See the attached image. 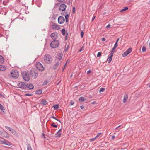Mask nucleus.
<instances>
[{
    "instance_id": "nucleus-38",
    "label": "nucleus",
    "mask_w": 150,
    "mask_h": 150,
    "mask_svg": "<svg viewBox=\"0 0 150 150\" xmlns=\"http://www.w3.org/2000/svg\"><path fill=\"white\" fill-rule=\"evenodd\" d=\"M146 48L144 46H143L142 49V52H144L146 51Z\"/></svg>"
},
{
    "instance_id": "nucleus-2",
    "label": "nucleus",
    "mask_w": 150,
    "mask_h": 150,
    "mask_svg": "<svg viewBox=\"0 0 150 150\" xmlns=\"http://www.w3.org/2000/svg\"><path fill=\"white\" fill-rule=\"evenodd\" d=\"M11 77L13 78H17L19 75V72L16 69L12 70L11 72Z\"/></svg>"
},
{
    "instance_id": "nucleus-30",
    "label": "nucleus",
    "mask_w": 150,
    "mask_h": 150,
    "mask_svg": "<svg viewBox=\"0 0 150 150\" xmlns=\"http://www.w3.org/2000/svg\"><path fill=\"white\" fill-rule=\"evenodd\" d=\"M53 107L54 108V110H56L58 108L59 105H54Z\"/></svg>"
},
{
    "instance_id": "nucleus-3",
    "label": "nucleus",
    "mask_w": 150,
    "mask_h": 150,
    "mask_svg": "<svg viewBox=\"0 0 150 150\" xmlns=\"http://www.w3.org/2000/svg\"><path fill=\"white\" fill-rule=\"evenodd\" d=\"M52 58L50 55L46 54L45 56L44 61L45 63L50 64L52 62Z\"/></svg>"
},
{
    "instance_id": "nucleus-64",
    "label": "nucleus",
    "mask_w": 150,
    "mask_h": 150,
    "mask_svg": "<svg viewBox=\"0 0 150 150\" xmlns=\"http://www.w3.org/2000/svg\"><path fill=\"white\" fill-rule=\"evenodd\" d=\"M57 121H59V122L61 123V121L59 120V119H57H57H56V120Z\"/></svg>"
},
{
    "instance_id": "nucleus-23",
    "label": "nucleus",
    "mask_w": 150,
    "mask_h": 150,
    "mask_svg": "<svg viewBox=\"0 0 150 150\" xmlns=\"http://www.w3.org/2000/svg\"><path fill=\"white\" fill-rule=\"evenodd\" d=\"M9 0H4L3 2V4L4 5H6L9 3Z\"/></svg>"
},
{
    "instance_id": "nucleus-61",
    "label": "nucleus",
    "mask_w": 150,
    "mask_h": 150,
    "mask_svg": "<svg viewBox=\"0 0 150 150\" xmlns=\"http://www.w3.org/2000/svg\"><path fill=\"white\" fill-rule=\"evenodd\" d=\"M95 18V16H93V17L92 19V21H93Z\"/></svg>"
},
{
    "instance_id": "nucleus-39",
    "label": "nucleus",
    "mask_w": 150,
    "mask_h": 150,
    "mask_svg": "<svg viewBox=\"0 0 150 150\" xmlns=\"http://www.w3.org/2000/svg\"><path fill=\"white\" fill-rule=\"evenodd\" d=\"M97 138L95 137L94 138H92L90 139V140L91 142H93Z\"/></svg>"
},
{
    "instance_id": "nucleus-45",
    "label": "nucleus",
    "mask_w": 150,
    "mask_h": 150,
    "mask_svg": "<svg viewBox=\"0 0 150 150\" xmlns=\"http://www.w3.org/2000/svg\"><path fill=\"white\" fill-rule=\"evenodd\" d=\"M5 127L7 129L9 130V131L11 129V128L7 126H5Z\"/></svg>"
},
{
    "instance_id": "nucleus-28",
    "label": "nucleus",
    "mask_w": 150,
    "mask_h": 150,
    "mask_svg": "<svg viewBox=\"0 0 150 150\" xmlns=\"http://www.w3.org/2000/svg\"><path fill=\"white\" fill-rule=\"evenodd\" d=\"M27 150H32L31 146L29 144H27Z\"/></svg>"
},
{
    "instance_id": "nucleus-22",
    "label": "nucleus",
    "mask_w": 150,
    "mask_h": 150,
    "mask_svg": "<svg viewBox=\"0 0 150 150\" xmlns=\"http://www.w3.org/2000/svg\"><path fill=\"white\" fill-rule=\"evenodd\" d=\"M42 93V91L41 90L39 89L35 93L36 94L39 95L41 94Z\"/></svg>"
},
{
    "instance_id": "nucleus-43",
    "label": "nucleus",
    "mask_w": 150,
    "mask_h": 150,
    "mask_svg": "<svg viewBox=\"0 0 150 150\" xmlns=\"http://www.w3.org/2000/svg\"><path fill=\"white\" fill-rule=\"evenodd\" d=\"M84 34V32L83 31H81V38L83 37Z\"/></svg>"
},
{
    "instance_id": "nucleus-26",
    "label": "nucleus",
    "mask_w": 150,
    "mask_h": 150,
    "mask_svg": "<svg viewBox=\"0 0 150 150\" xmlns=\"http://www.w3.org/2000/svg\"><path fill=\"white\" fill-rule=\"evenodd\" d=\"M41 103L42 104H43L44 105H46L47 104V102L45 100H42L41 102Z\"/></svg>"
},
{
    "instance_id": "nucleus-58",
    "label": "nucleus",
    "mask_w": 150,
    "mask_h": 150,
    "mask_svg": "<svg viewBox=\"0 0 150 150\" xmlns=\"http://www.w3.org/2000/svg\"><path fill=\"white\" fill-rule=\"evenodd\" d=\"M74 103V102L72 101H71L70 102L71 105H73Z\"/></svg>"
},
{
    "instance_id": "nucleus-34",
    "label": "nucleus",
    "mask_w": 150,
    "mask_h": 150,
    "mask_svg": "<svg viewBox=\"0 0 150 150\" xmlns=\"http://www.w3.org/2000/svg\"><path fill=\"white\" fill-rule=\"evenodd\" d=\"M105 90V89L103 88H100L99 91V92L100 93L101 92H103Z\"/></svg>"
},
{
    "instance_id": "nucleus-33",
    "label": "nucleus",
    "mask_w": 150,
    "mask_h": 150,
    "mask_svg": "<svg viewBox=\"0 0 150 150\" xmlns=\"http://www.w3.org/2000/svg\"><path fill=\"white\" fill-rule=\"evenodd\" d=\"M4 139L3 138H1V139H0V144H3L4 143Z\"/></svg>"
},
{
    "instance_id": "nucleus-47",
    "label": "nucleus",
    "mask_w": 150,
    "mask_h": 150,
    "mask_svg": "<svg viewBox=\"0 0 150 150\" xmlns=\"http://www.w3.org/2000/svg\"><path fill=\"white\" fill-rule=\"evenodd\" d=\"M117 43L115 42L114 45V47L117 48Z\"/></svg>"
},
{
    "instance_id": "nucleus-60",
    "label": "nucleus",
    "mask_w": 150,
    "mask_h": 150,
    "mask_svg": "<svg viewBox=\"0 0 150 150\" xmlns=\"http://www.w3.org/2000/svg\"><path fill=\"white\" fill-rule=\"evenodd\" d=\"M121 127V125H119V126H118L117 127H116V128H115V130H116V129H117L118 128H119V127Z\"/></svg>"
},
{
    "instance_id": "nucleus-48",
    "label": "nucleus",
    "mask_w": 150,
    "mask_h": 150,
    "mask_svg": "<svg viewBox=\"0 0 150 150\" xmlns=\"http://www.w3.org/2000/svg\"><path fill=\"white\" fill-rule=\"evenodd\" d=\"M149 42V46L150 48V38H149V40L147 41V42Z\"/></svg>"
},
{
    "instance_id": "nucleus-24",
    "label": "nucleus",
    "mask_w": 150,
    "mask_h": 150,
    "mask_svg": "<svg viewBox=\"0 0 150 150\" xmlns=\"http://www.w3.org/2000/svg\"><path fill=\"white\" fill-rule=\"evenodd\" d=\"M55 135H56V137H61V133L60 132H57L55 134Z\"/></svg>"
},
{
    "instance_id": "nucleus-62",
    "label": "nucleus",
    "mask_w": 150,
    "mask_h": 150,
    "mask_svg": "<svg viewBox=\"0 0 150 150\" xmlns=\"http://www.w3.org/2000/svg\"><path fill=\"white\" fill-rule=\"evenodd\" d=\"M5 9V8H3L1 11V13L2 12V11H4V10Z\"/></svg>"
},
{
    "instance_id": "nucleus-12",
    "label": "nucleus",
    "mask_w": 150,
    "mask_h": 150,
    "mask_svg": "<svg viewBox=\"0 0 150 150\" xmlns=\"http://www.w3.org/2000/svg\"><path fill=\"white\" fill-rule=\"evenodd\" d=\"M67 6L64 4H62L60 5L59 8V10L60 11H65L66 8Z\"/></svg>"
},
{
    "instance_id": "nucleus-13",
    "label": "nucleus",
    "mask_w": 150,
    "mask_h": 150,
    "mask_svg": "<svg viewBox=\"0 0 150 150\" xmlns=\"http://www.w3.org/2000/svg\"><path fill=\"white\" fill-rule=\"evenodd\" d=\"M50 36L52 39L55 40L57 38L58 36L57 33L54 32L51 34Z\"/></svg>"
},
{
    "instance_id": "nucleus-5",
    "label": "nucleus",
    "mask_w": 150,
    "mask_h": 150,
    "mask_svg": "<svg viewBox=\"0 0 150 150\" xmlns=\"http://www.w3.org/2000/svg\"><path fill=\"white\" fill-rule=\"evenodd\" d=\"M59 45L58 40H55L52 41L50 43V47L52 48H54L58 47Z\"/></svg>"
},
{
    "instance_id": "nucleus-59",
    "label": "nucleus",
    "mask_w": 150,
    "mask_h": 150,
    "mask_svg": "<svg viewBox=\"0 0 150 150\" xmlns=\"http://www.w3.org/2000/svg\"><path fill=\"white\" fill-rule=\"evenodd\" d=\"M110 24H108V25H107L106 27V28H108L109 27H110Z\"/></svg>"
},
{
    "instance_id": "nucleus-49",
    "label": "nucleus",
    "mask_w": 150,
    "mask_h": 150,
    "mask_svg": "<svg viewBox=\"0 0 150 150\" xmlns=\"http://www.w3.org/2000/svg\"><path fill=\"white\" fill-rule=\"evenodd\" d=\"M25 95L27 96H32V94H25Z\"/></svg>"
},
{
    "instance_id": "nucleus-50",
    "label": "nucleus",
    "mask_w": 150,
    "mask_h": 150,
    "mask_svg": "<svg viewBox=\"0 0 150 150\" xmlns=\"http://www.w3.org/2000/svg\"><path fill=\"white\" fill-rule=\"evenodd\" d=\"M61 15L63 16H64L66 15V13L65 12H62L61 13Z\"/></svg>"
},
{
    "instance_id": "nucleus-54",
    "label": "nucleus",
    "mask_w": 150,
    "mask_h": 150,
    "mask_svg": "<svg viewBox=\"0 0 150 150\" xmlns=\"http://www.w3.org/2000/svg\"><path fill=\"white\" fill-rule=\"evenodd\" d=\"M80 107L81 109L83 110L84 109V107L83 105L81 106Z\"/></svg>"
},
{
    "instance_id": "nucleus-44",
    "label": "nucleus",
    "mask_w": 150,
    "mask_h": 150,
    "mask_svg": "<svg viewBox=\"0 0 150 150\" xmlns=\"http://www.w3.org/2000/svg\"><path fill=\"white\" fill-rule=\"evenodd\" d=\"M84 50V47L83 46H82L80 49L79 50V52H80L83 50Z\"/></svg>"
},
{
    "instance_id": "nucleus-42",
    "label": "nucleus",
    "mask_w": 150,
    "mask_h": 150,
    "mask_svg": "<svg viewBox=\"0 0 150 150\" xmlns=\"http://www.w3.org/2000/svg\"><path fill=\"white\" fill-rule=\"evenodd\" d=\"M75 6H73L72 8V13H74L75 11Z\"/></svg>"
},
{
    "instance_id": "nucleus-17",
    "label": "nucleus",
    "mask_w": 150,
    "mask_h": 150,
    "mask_svg": "<svg viewBox=\"0 0 150 150\" xmlns=\"http://www.w3.org/2000/svg\"><path fill=\"white\" fill-rule=\"evenodd\" d=\"M128 97L127 94H125L124 96V98L123 99V102L125 103L127 101Z\"/></svg>"
},
{
    "instance_id": "nucleus-51",
    "label": "nucleus",
    "mask_w": 150,
    "mask_h": 150,
    "mask_svg": "<svg viewBox=\"0 0 150 150\" xmlns=\"http://www.w3.org/2000/svg\"><path fill=\"white\" fill-rule=\"evenodd\" d=\"M106 40V39L104 38H102V41L104 42Z\"/></svg>"
},
{
    "instance_id": "nucleus-63",
    "label": "nucleus",
    "mask_w": 150,
    "mask_h": 150,
    "mask_svg": "<svg viewBox=\"0 0 150 150\" xmlns=\"http://www.w3.org/2000/svg\"><path fill=\"white\" fill-rule=\"evenodd\" d=\"M51 118H53V119H54L55 120H56V119H57V118L54 116H52L51 117Z\"/></svg>"
},
{
    "instance_id": "nucleus-21",
    "label": "nucleus",
    "mask_w": 150,
    "mask_h": 150,
    "mask_svg": "<svg viewBox=\"0 0 150 150\" xmlns=\"http://www.w3.org/2000/svg\"><path fill=\"white\" fill-rule=\"evenodd\" d=\"M4 62V57L2 55H0V64H2Z\"/></svg>"
},
{
    "instance_id": "nucleus-9",
    "label": "nucleus",
    "mask_w": 150,
    "mask_h": 150,
    "mask_svg": "<svg viewBox=\"0 0 150 150\" xmlns=\"http://www.w3.org/2000/svg\"><path fill=\"white\" fill-rule=\"evenodd\" d=\"M132 48H130L127 49L122 54L123 57H124L129 54L132 51Z\"/></svg>"
},
{
    "instance_id": "nucleus-32",
    "label": "nucleus",
    "mask_w": 150,
    "mask_h": 150,
    "mask_svg": "<svg viewBox=\"0 0 150 150\" xmlns=\"http://www.w3.org/2000/svg\"><path fill=\"white\" fill-rule=\"evenodd\" d=\"M0 109L2 111H4L5 110L4 107L0 103Z\"/></svg>"
},
{
    "instance_id": "nucleus-16",
    "label": "nucleus",
    "mask_w": 150,
    "mask_h": 150,
    "mask_svg": "<svg viewBox=\"0 0 150 150\" xmlns=\"http://www.w3.org/2000/svg\"><path fill=\"white\" fill-rule=\"evenodd\" d=\"M27 88H28L29 89H32L34 88L33 85L31 83H27Z\"/></svg>"
},
{
    "instance_id": "nucleus-10",
    "label": "nucleus",
    "mask_w": 150,
    "mask_h": 150,
    "mask_svg": "<svg viewBox=\"0 0 150 150\" xmlns=\"http://www.w3.org/2000/svg\"><path fill=\"white\" fill-rule=\"evenodd\" d=\"M52 28L53 29L59 30L60 29V26L56 23H53L52 25Z\"/></svg>"
},
{
    "instance_id": "nucleus-35",
    "label": "nucleus",
    "mask_w": 150,
    "mask_h": 150,
    "mask_svg": "<svg viewBox=\"0 0 150 150\" xmlns=\"http://www.w3.org/2000/svg\"><path fill=\"white\" fill-rule=\"evenodd\" d=\"M51 125L54 128H57V125H55V123L54 122H53L52 124H51Z\"/></svg>"
},
{
    "instance_id": "nucleus-18",
    "label": "nucleus",
    "mask_w": 150,
    "mask_h": 150,
    "mask_svg": "<svg viewBox=\"0 0 150 150\" xmlns=\"http://www.w3.org/2000/svg\"><path fill=\"white\" fill-rule=\"evenodd\" d=\"M61 63V61H57L54 65L53 68L54 69H56Z\"/></svg>"
},
{
    "instance_id": "nucleus-19",
    "label": "nucleus",
    "mask_w": 150,
    "mask_h": 150,
    "mask_svg": "<svg viewBox=\"0 0 150 150\" xmlns=\"http://www.w3.org/2000/svg\"><path fill=\"white\" fill-rule=\"evenodd\" d=\"M6 68L5 66L0 65V71H4L6 70Z\"/></svg>"
},
{
    "instance_id": "nucleus-14",
    "label": "nucleus",
    "mask_w": 150,
    "mask_h": 150,
    "mask_svg": "<svg viewBox=\"0 0 150 150\" xmlns=\"http://www.w3.org/2000/svg\"><path fill=\"white\" fill-rule=\"evenodd\" d=\"M62 56L63 54L62 53L59 54L56 57L57 59L55 60V61H56L58 59L59 60V61H60L62 58Z\"/></svg>"
},
{
    "instance_id": "nucleus-7",
    "label": "nucleus",
    "mask_w": 150,
    "mask_h": 150,
    "mask_svg": "<svg viewBox=\"0 0 150 150\" xmlns=\"http://www.w3.org/2000/svg\"><path fill=\"white\" fill-rule=\"evenodd\" d=\"M27 83L25 82H20L18 83V87L22 89H25L27 88Z\"/></svg>"
},
{
    "instance_id": "nucleus-6",
    "label": "nucleus",
    "mask_w": 150,
    "mask_h": 150,
    "mask_svg": "<svg viewBox=\"0 0 150 150\" xmlns=\"http://www.w3.org/2000/svg\"><path fill=\"white\" fill-rule=\"evenodd\" d=\"M36 66L37 68L40 71H43L44 70V67L42 64L39 62L36 63Z\"/></svg>"
},
{
    "instance_id": "nucleus-4",
    "label": "nucleus",
    "mask_w": 150,
    "mask_h": 150,
    "mask_svg": "<svg viewBox=\"0 0 150 150\" xmlns=\"http://www.w3.org/2000/svg\"><path fill=\"white\" fill-rule=\"evenodd\" d=\"M29 72L30 77L33 79H36L38 76V73L35 70H31L29 71Z\"/></svg>"
},
{
    "instance_id": "nucleus-52",
    "label": "nucleus",
    "mask_w": 150,
    "mask_h": 150,
    "mask_svg": "<svg viewBox=\"0 0 150 150\" xmlns=\"http://www.w3.org/2000/svg\"><path fill=\"white\" fill-rule=\"evenodd\" d=\"M68 47H69V46L68 45L67 46V47L65 48V52H66L67 51L68 49Z\"/></svg>"
},
{
    "instance_id": "nucleus-8",
    "label": "nucleus",
    "mask_w": 150,
    "mask_h": 150,
    "mask_svg": "<svg viewBox=\"0 0 150 150\" xmlns=\"http://www.w3.org/2000/svg\"><path fill=\"white\" fill-rule=\"evenodd\" d=\"M0 134L2 137L6 138L9 137V134L5 131H0Z\"/></svg>"
},
{
    "instance_id": "nucleus-31",
    "label": "nucleus",
    "mask_w": 150,
    "mask_h": 150,
    "mask_svg": "<svg viewBox=\"0 0 150 150\" xmlns=\"http://www.w3.org/2000/svg\"><path fill=\"white\" fill-rule=\"evenodd\" d=\"M10 131L13 134H15L16 133V131L13 129L11 128V129L10 130Z\"/></svg>"
},
{
    "instance_id": "nucleus-56",
    "label": "nucleus",
    "mask_w": 150,
    "mask_h": 150,
    "mask_svg": "<svg viewBox=\"0 0 150 150\" xmlns=\"http://www.w3.org/2000/svg\"><path fill=\"white\" fill-rule=\"evenodd\" d=\"M42 135V137H43L44 138V139H45L46 137L45 136L44 134V133H43Z\"/></svg>"
},
{
    "instance_id": "nucleus-29",
    "label": "nucleus",
    "mask_w": 150,
    "mask_h": 150,
    "mask_svg": "<svg viewBox=\"0 0 150 150\" xmlns=\"http://www.w3.org/2000/svg\"><path fill=\"white\" fill-rule=\"evenodd\" d=\"M128 7L127 6V7H125L124 8H123L122 10H120V12H122L123 11H124L126 10H128Z\"/></svg>"
},
{
    "instance_id": "nucleus-15",
    "label": "nucleus",
    "mask_w": 150,
    "mask_h": 150,
    "mask_svg": "<svg viewBox=\"0 0 150 150\" xmlns=\"http://www.w3.org/2000/svg\"><path fill=\"white\" fill-rule=\"evenodd\" d=\"M113 56V54H110V55L109 57L107 59V61L108 63H110L112 59V57Z\"/></svg>"
},
{
    "instance_id": "nucleus-36",
    "label": "nucleus",
    "mask_w": 150,
    "mask_h": 150,
    "mask_svg": "<svg viewBox=\"0 0 150 150\" xmlns=\"http://www.w3.org/2000/svg\"><path fill=\"white\" fill-rule=\"evenodd\" d=\"M61 32H62V34L63 35H65V29H63L62 30Z\"/></svg>"
},
{
    "instance_id": "nucleus-55",
    "label": "nucleus",
    "mask_w": 150,
    "mask_h": 150,
    "mask_svg": "<svg viewBox=\"0 0 150 150\" xmlns=\"http://www.w3.org/2000/svg\"><path fill=\"white\" fill-rule=\"evenodd\" d=\"M96 103V101H94L91 103V104H94Z\"/></svg>"
},
{
    "instance_id": "nucleus-46",
    "label": "nucleus",
    "mask_w": 150,
    "mask_h": 150,
    "mask_svg": "<svg viewBox=\"0 0 150 150\" xmlns=\"http://www.w3.org/2000/svg\"><path fill=\"white\" fill-rule=\"evenodd\" d=\"M48 83V81H45L43 83V84L44 85H46L47 83Z\"/></svg>"
},
{
    "instance_id": "nucleus-20",
    "label": "nucleus",
    "mask_w": 150,
    "mask_h": 150,
    "mask_svg": "<svg viewBox=\"0 0 150 150\" xmlns=\"http://www.w3.org/2000/svg\"><path fill=\"white\" fill-rule=\"evenodd\" d=\"M3 144H4L8 146H10L11 145V143L8 141L4 139V143Z\"/></svg>"
},
{
    "instance_id": "nucleus-57",
    "label": "nucleus",
    "mask_w": 150,
    "mask_h": 150,
    "mask_svg": "<svg viewBox=\"0 0 150 150\" xmlns=\"http://www.w3.org/2000/svg\"><path fill=\"white\" fill-rule=\"evenodd\" d=\"M59 2H62L64 1L65 0H57Z\"/></svg>"
},
{
    "instance_id": "nucleus-11",
    "label": "nucleus",
    "mask_w": 150,
    "mask_h": 150,
    "mask_svg": "<svg viewBox=\"0 0 150 150\" xmlns=\"http://www.w3.org/2000/svg\"><path fill=\"white\" fill-rule=\"evenodd\" d=\"M58 22L59 24H61L64 23L65 21L64 18L62 16H60L58 19Z\"/></svg>"
},
{
    "instance_id": "nucleus-41",
    "label": "nucleus",
    "mask_w": 150,
    "mask_h": 150,
    "mask_svg": "<svg viewBox=\"0 0 150 150\" xmlns=\"http://www.w3.org/2000/svg\"><path fill=\"white\" fill-rule=\"evenodd\" d=\"M101 52H99L98 53L97 56L98 57H100L101 56Z\"/></svg>"
},
{
    "instance_id": "nucleus-27",
    "label": "nucleus",
    "mask_w": 150,
    "mask_h": 150,
    "mask_svg": "<svg viewBox=\"0 0 150 150\" xmlns=\"http://www.w3.org/2000/svg\"><path fill=\"white\" fill-rule=\"evenodd\" d=\"M69 14H67L65 15V18L66 22H67L68 21V18H69Z\"/></svg>"
},
{
    "instance_id": "nucleus-53",
    "label": "nucleus",
    "mask_w": 150,
    "mask_h": 150,
    "mask_svg": "<svg viewBox=\"0 0 150 150\" xmlns=\"http://www.w3.org/2000/svg\"><path fill=\"white\" fill-rule=\"evenodd\" d=\"M91 72V69H89L88 71L87 72V74H89Z\"/></svg>"
},
{
    "instance_id": "nucleus-40",
    "label": "nucleus",
    "mask_w": 150,
    "mask_h": 150,
    "mask_svg": "<svg viewBox=\"0 0 150 150\" xmlns=\"http://www.w3.org/2000/svg\"><path fill=\"white\" fill-rule=\"evenodd\" d=\"M116 48L114 47H113V48L112 49V50L111 51L110 54H113V51Z\"/></svg>"
},
{
    "instance_id": "nucleus-25",
    "label": "nucleus",
    "mask_w": 150,
    "mask_h": 150,
    "mask_svg": "<svg viewBox=\"0 0 150 150\" xmlns=\"http://www.w3.org/2000/svg\"><path fill=\"white\" fill-rule=\"evenodd\" d=\"M84 97L83 96L79 98V101L81 102L84 101Z\"/></svg>"
},
{
    "instance_id": "nucleus-37",
    "label": "nucleus",
    "mask_w": 150,
    "mask_h": 150,
    "mask_svg": "<svg viewBox=\"0 0 150 150\" xmlns=\"http://www.w3.org/2000/svg\"><path fill=\"white\" fill-rule=\"evenodd\" d=\"M102 133H99L95 137L96 138L99 137H101V136Z\"/></svg>"
},
{
    "instance_id": "nucleus-1",
    "label": "nucleus",
    "mask_w": 150,
    "mask_h": 150,
    "mask_svg": "<svg viewBox=\"0 0 150 150\" xmlns=\"http://www.w3.org/2000/svg\"><path fill=\"white\" fill-rule=\"evenodd\" d=\"M21 75L24 80L26 81H29L30 77L29 71H26L22 72Z\"/></svg>"
}]
</instances>
